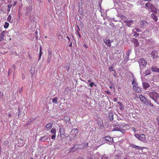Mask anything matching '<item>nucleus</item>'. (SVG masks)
Returning <instances> with one entry per match:
<instances>
[{"mask_svg":"<svg viewBox=\"0 0 159 159\" xmlns=\"http://www.w3.org/2000/svg\"><path fill=\"white\" fill-rule=\"evenodd\" d=\"M105 140L108 142L111 143L113 141V139L109 136H106L105 137Z\"/></svg>","mask_w":159,"mask_h":159,"instance_id":"14","label":"nucleus"},{"mask_svg":"<svg viewBox=\"0 0 159 159\" xmlns=\"http://www.w3.org/2000/svg\"><path fill=\"white\" fill-rule=\"evenodd\" d=\"M17 3V2L16 1H15L14 2V3L13 5V6L14 7L16 5V4Z\"/></svg>","mask_w":159,"mask_h":159,"instance_id":"50","label":"nucleus"},{"mask_svg":"<svg viewBox=\"0 0 159 159\" xmlns=\"http://www.w3.org/2000/svg\"><path fill=\"white\" fill-rule=\"evenodd\" d=\"M94 85H95V83L94 82H91L89 84V86L91 87H92Z\"/></svg>","mask_w":159,"mask_h":159,"instance_id":"36","label":"nucleus"},{"mask_svg":"<svg viewBox=\"0 0 159 159\" xmlns=\"http://www.w3.org/2000/svg\"><path fill=\"white\" fill-rule=\"evenodd\" d=\"M91 79H90L89 80H88L87 81H88V82H89V83H90V82H91Z\"/></svg>","mask_w":159,"mask_h":159,"instance_id":"60","label":"nucleus"},{"mask_svg":"<svg viewBox=\"0 0 159 159\" xmlns=\"http://www.w3.org/2000/svg\"><path fill=\"white\" fill-rule=\"evenodd\" d=\"M145 148L144 147H141L140 149H143Z\"/></svg>","mask_w":159,"mask_h":159,"instance_id":"61","label":"nucleus"},{"mask_svg":"<svg viewBox=\"0 0 159 159\" xmlns=\"http://www.w3.org/2000/svg\"><path fill=\"white\" fill-rule=\"evenodd\" d=\"M59 132H61V130H62V128H61V126H59Z\"/></svg>","mask_w":159,"mask_h":159,"instance_id":"51","label":"nucleus"},{"mask_svg":"<svg viewBox=\"0 0 159 159\" xmlns=\"http://www.w3.org/2000/svg\"><path fill=\"white\" fill-rule=\"evenodd\" d=\"M133 80L132 82V84H133V88L136 87V86H138V84L137 81L136 79L134 78L133 77Z\"/></svg>","mask_w":159,"mask_h":159,"instance_id":"12","label":"nucleus"},{"mask_svg":"<svg viewBox=\"0 0 159 159\" xmlns=\"http://www.w3.org/2000/svg\"><path fill=\"white\" fill-rule=\"evenodd\" d=\"M12 5V4H10L8 5V9L7 10L8 12H9L10 11L11 8V7Z\"/></svg>","mask_w":159,"mask_h":159,"instance_id":"32","label":"nucleus"},{"mask_svg":"<svg viewBox=\"0 0 159 159\" xmlns=\"http://www.w3.org/2000/svg\"><path fill=\"white\" fill-rule=\"evenodd\" d=\"M150 10H151L152 12L154 13V14H155L157 12V9L155 7L154 5L153 6V7H152L151 8Z\"/></svg>","mask_w":159,"mask_h":159,"instance_id":"20","label":"nucleus"},{"mask_svg":"<svg viewBox=\"0 0 159 159\" xmlns=\"http://www.w3.org/2000/svg\"><path fill=\"white\" fill-rule=\"evenodd\" d=\"M117 103L118 104H119L120 105V107H122V104L120 103V102H117Z\"/></svg>","mask_w":159,"mask_h":159,"instance_id":"47","label":"nucleus"},{"mask_svg":"<svg viewBox=\"0 0 159 159\" xmlns=\"http://www.w3.org/2000/svg\"><path fill=\"white\" fill-rule=\"evenodd\" d=\"M25 78V76H23L22 77V79L24 80Z\"/></svg>","mask_w":159,"mask_h":159,"instance_id":"64","label":"nucleus"},{"mask_svg":"<svg viewBox=\"0 0 159 159\" xmlns=\"http://www.w3.org/2000/svg\"><path fill=\"white\" fill-rule=\"evenodd\" d=\"M113 126L114 128L112 131H120L122 133H125V130L122 129L124 127L123 125L117 123L116 124L113 125Z\"/></svg>","mask_w":159,"mask_h":159,"instance_id":"2","label":"nucleus"},{"mask_svg":"<svg viewBox=\"0 0 159 159\" xmlns=\"http://www.w3.org/2000/svg\"><path fill=\"white\" fill-rule=\"evenodd\" d=\"M149 96L153 100L158 97V95L155 91L153 90L149 93Z\"/></svg>","mask_w":159,"mask_h":159,"instance_id":"4","label":"nucleus"},{"mask_svg":"<svg viewBox=\"0 0 159 159\" xmlns=\"http://www.w3.org/2000/svg\"><path fill=\"white\" fill-rule=\"evenodd\" d=\"M143 86L145 89H146L150 86V85L147 83L145 82L143 83Z\"/></svg>","mask_w":159,"mask_h":159,"instance_id":"23","label":"nucleus"},{"mask_svg":"<svg viewBox=\"0 0 159 159\" xmlns=\"http://www.w3.org/2000/svg\"><path fill=\"white\" fill-rule=\"evenodd\" d=\"M135 30L136 31L138 32H140L141 31L140 29L139 28H135Z\"/></svg>","mask_w":159,"mask_h":159,"instance_id":"42","label":"nucleus"},{"mask_svg":"<svg viewBox=\"0 0 159 159\" xmlns=\"http://www.w3.org/2000/svg\"><path fill=\"white\" fill-rule=\"evenodd\" d=\"M8 116L9 117H11V114L9 113Z\"/></svg>","mask_w":159,"mask_h":159,"instance_id":"58","label":"nucleus"},{"mask_svg":"<svg viewBox=\"0 0 159 159\" xmlns=\"http://www.w3.org/2000/svg\"><path fill=\"white\" fill-rule=\"evenodd\" d=\"M52 56H48L47 59V62L48 63H49L51 59Z\"/></svg>","mask_w":159,"mask_h":159,"instance_id":"33","label":"nucleus"},{"mask_svg":"<svg viewBox=\"0 0 159 159\" xmlns=\"http://www.w3.org/2000/svg\"><path fill=\"white\" fill-rule=\"evenodd\" d=\"M57 98L56 97H55L52 100V102L53 103H57Z\"/></svg>","mask_w":159,"mask_h":159,"instance_id":"29","label":"nucleus"},{"mask_svg":"<svg viewBox=\"0 0 159 159\" xmlns=\"http://www.w3.org/2000/svg\"><path fill=\"white\" fill-rule=\"evenodd\" d=\"M80 147V145L79 144L76 143L75 145L71 148L69 150L70 152H73L76 150Z\"/></svg>","mask_w":159,"mask_h":159,"instance_id":"6","label":"nucleus"},{"mask_svg":"<svg viewBox=\"0 0 159 159\" xmlns=\"http://www.w3.org/2000/svg\"><path fill=\"white\" fill-rule=\"evenodd\" d=\"M133 130L134 132H135V131H136V129H135V128H133Z\"/></svg>","mask_w":159,"mask_h":159,"instance_id":"62","label":"nucleus"},{"mask_svg":"<svg viewBox=\"0 0 159 159\" xmlns=\"http://www.w3.org/2000/svg\"><path fill=\"white\" fill-rule=\"evenodd\" d=\"M64 68L66 69L67 71H69L70 69V67L69 66H66L64 67Z\"/></svg>","mask_w":159,"mask_h":159,"instance_id":"43","label":"nucleus"},{"mask_svg":"<svg viewBox=\"0 0 159 159\" xmlns=\"http://www.w3.org/2000/svg\"><path fill=\"white\" fill-rule=\"evenodd\" d=\"M88 143H85V144H84V146H86V147H88Z\"/></svg>","mask_w":159,"mask_h":159,"instance_id":"56","label":"nucleus"},{"mask_svg":"<svg viewBox=\"0 0 159 159\" xmlns=\"http://www.w3.org/2000/svg\"><path fill=\"white\" fill-rule=\"evenodd\" d=\"M133 89L137 93H140L141 91V89L138 86V85L136 86V87H133Z\"/></svg>","mask_w":159,"mask_h":159,"instance_id":"16","label":"nucleus"},{"mask_svg":"<svg viewBox=\"0 0 159 159\" xmlns=\"http://www.w3.org/2000/svg\"><path fill=\"white\" fill-rule=\"evenodd\" d=\"M42 53H43V52H42V51H41V52L39 51V60L41 59V57L42 54Z\"/></svg>","mask_w":159,"mask_h":159,"instance_id":"35","label":"nucleus"},{"mask_svg":"<svg viewBox=\"0 0 159 159\" xmlns=\"http://www.w3.org/2000/svg\"><path fill=\"white\" fill-rule=\"evenodd\" d=\"M153 5L151 4L150 2H148L145 4V7L147 9H151V8L153 7Z\"/></svg>","mask_w":159,"mask_h":159,"instance_id":"15","label":"nucleus"},{"mask_svg":"<svg viewBox=\"0 0 159 159\" xmlns=\"http://www.w3.org/2000/svg\"><path fill=\"white\" fill-rule=\"evenodd\" d=\"M141 27L144 28L148 25L147 22L144 20H142L140 22Z\"/></svg>","mask_w":159,"mask_h":159,"instance_id":"10","label":"nucleus"},{"mask_svg":"<svg viewBox=\"0 0 159 159\" xmlns=\"http://www.w3.org/2000/svg\"><path fill=\"white\" fill-rule=\"evenodd\" d=\"M77 33H78V35L79 37L80 38L81 37V36L78 30L77 31Z\"/></svg>","mask_w":159,"mask_h":159,"instance_id":"45","label":"nucleus"},{"mask_svg":"<svg viewBox=\"0 0 159 159\" xmlns=\"http://www.w3.org/2000/svg\"><path fill=\"white\" fill-rule=\"evenodd\" d=\"M84 159L83 157H79V158L78 159Z\"/></svg>","mask_w":159,"mask_h":159,"instance_id":"57","label":"nucleus"},{"mask_svg":"<svg viewBox=\"0 0 159 159\" xmlns=\"http://www.w3.org/2000/svg\"><path fill=\"white\" fill-rule=\"evenodd\" d=\"M105 93L108 95H110L111 94V92L108 91H105Z\"/></svg>","mask_w":159,"mask_h":159,"instance_id":"44","label":"nucleus"},{"mask_svg":"<svg viewBox=\"0 0 159 159\" xmlns=\"http://www.w3.org/2000/svg\"><path fill=\"white\" fill-rule=\"evenodd\" d=\"M133 41L134 43L135 47H137L139 46V42L137 39H134Z\"/></svg>","mask_w":159,"mask_h":159,"instance_id":"17","label":"nucleus"},{"mask_svg":"<svg viewBox=\"0 0 159 159\" xmlns=\"http://www.w3.org/2000/svg\"><path fill=\"white\" fill-rule=\"evenodd\" d=\"M22 91V89H21V90H20L19 91V92H21Z\"/></svg>","mask_w":159,"mask_h":159,"instance_id":"63","label":"nucleus"},{"mask_svg":"<svg viewBox=\"0 0 159 159\" xmlns=\"http://www.w3.org/2000/svg\"><path fill=\"white\" fill-rule=\"evenodd\" d=\"M52 124L50 123L47 124L46 126V128L47 129H51L52 128Z\"/></svg>","mask_w":159,"mask_h":159,"instance_id":"24","label":"nucleus"},{"mask_svg":"<svg viewBox=\"0 0 159 159\" xmlns=\"http://www.w3.org/2000/svg\"><path fill=\"white\" fill-rule=\"evenodd\" d=\"M48 139V138L46 136H43L40 138L39 141H44Z\"/></svg>","mask_w":159,"mask_h":159,"instance_id":"21","label":"nucleus"},{"mask_svg":"<svg viewBox=\"0 0 159 159\" xmlns=\"http://www.w3.org/2000/svg\"><path fill=\"white\" fill-rule=\"evenodd\" d=\"M5 32V31H3L0 34V42L4 40V37H5L4 35Z\"/></svg>","mask_w":159,"mask_h":159,"instance_id":"13","label":"nucleus"},{"mask_svg":"<svg viewBox=\"0 0 159 159\" xmlns=\"http://www.w3.org/2000/svg\"><path fill=\"white\" fill-rule=\"evenodd\" d=\"M67 38L69 40V42H70V38L68 36H67Z\"/></svg>","mask_w":159,"mask_h":159,"instance_id":"53","label":"nucleus"},{"mask_svg":"<svg viewBox=\"0 0 159 159\" xmlns=\"http://www.w3.org/2000/svg\"><path fill=\"white\" fill-rule=\"evenodd\" d=\"M139 98L140 100L145 104H148V100L143 95H139Z\"/></svg>","mask_w":159,"mask_h":159,"instance_id":"7","label":"nucleus"},{"mask_svg":"<svg viewBox=\"0 0 159 159\" xmlns=\"http://www.w3.org/2000/svg\"><path fill=\"white\" fill-rule=\"evenodd\" d=\"M151 55L153 58H157L158 57L157 52L155 50L152 51L151 53Z\"/></svg>","mask_w":159,"mask_h":159,"instance_id":"9","label":"nucleus"},{"mask_svg":"<svg viewBox=\"0 0 159 159\" xmlns=\"http://www.w3.org/2000/svg\"><path fill=\"white\" fill-rule=\"evenodd\" d=\"M60 139L61 140H62V139H64L66 138V134H60Z\"/></svg>","mask_w":159,"mask_h":159,"instance_id":"27","label":"nucleus"},{"mask_svg":"<svg viewBox=\"0 0 159 159\" xmlns=\"http://www.w3.org/2000/svg\"><path fill=\"white\" fill-rule=\"evenodd\" d=\"M83 46L85 48H87L88 47L87 45L86 44H84Z\"/></svg>","mask_w":159,"mask_h":159,"instance_id":"49","label":"nucleus"},{"mask_svg":"<svg viewBox=\"0 0 159 159\" xmlns=\"http://www.w3.org/2000/svg\"><path fill=\"white\" fill-rule=\"evenodd\" d=\"M11 18H12L11 16L10 15H9L7 17V21L9 22H10V23L12 22V21H11Z\"/></svg>","mask_w":159,"mask_h":159,"instance_id":"28","label":"nucleus"},{"mask_svg":"<svg viewBox=\"0 0 159 159\" xmlns=\"http://www.w3.org/2000/svg\"><path fill=\"white\" fill-rule=\"evenodd\" d=\"M138 62L140 65L143 66H146L147 63L146 60L143 58H140Z\"/></svg>","mask_w":159,"mask_h":159,"instance_id":"5","label":"nucleus"},{"mask_svg":"<svg viewBox=\"0 0 159 159\" xmlns=\"http://www.w3.org/2000/svg\"><path fill=\"white\" fill-rule=\"evenodd\" d=\"M151 0H142V1H141V4H142V2L143 1H150Z\"/></svg>","mask_w":159,"mask_h":159,"instance_id":"48","label":"nucleus"},{"mask_svg":"<svg viewBox=\"0 0 159 159\" xmlns=\"http://www.w3.org/2000/svg\"><path fill=\"white\" fill-rule=\"evenodd\" d=\"M113 101L115 102H116L117 101V98H114L113 100Z\"/></svg>","mask_w":159,"mask_h":159,"instance_id":"46","label":"nucleus"},{"mask_svg":"<svg viewBox=\"0 0 159 159\" xmlns=\"http://www.w3.org/2000/svg\"><path fill=\"white\" fill-rule=\"evenodd\" d=\"M48 56H52L51 51H48Z\"/></svg>","mask_w":159,"mask_h":159,"instance_id":"40","label":"nucleus"},{"mask_svg":"<svg viewBox=\"0 0 159 159\" xmlns=\"http://www.w3.org/2000/svg\"><path fill=\"white\" fill-rule=\"evenodd\" d=\"M66 117H67L66 121L68 120V121H69L70 120V118L68 116H67Z\"/></svg>","mask_w":159,"mask_h":159,"instance_id":"52","label":"nucleus"},{"mask_svg":"<svg viewBox=\"0 0 159 159\" xmlns=\"http://www.w3.org/2000/svg\"><path fill=\"white\" fill-rule=\"evenodd\" d=\"M42 48L41 46H40V47H39V51L40 52H41V51H42Z\"/></svg>","mask_w":159,"mask_h":159,"instance_id":"54","label":"nucleus"},{"mask_svg":"<svg viewBox=\"0 0 159 159\" xmlns=\"http://www.w3.org/2000/svg\"><path fill=\"white\" fill-rule=\"evenodd\" d=\"M151 17L155 20V21H157L158 20V17L155 14H152L151 15Z\"/></svg>","mask_w":159,"mask_h":159,"instance_id":"18","label":"nucleus"},{"mask_svg":"<svg viewBox=\"0 0 159 159\" xmlns=\"http://www.w3.org/2000/svg\"><path fill=\"white\" fill-rule=\"evenodd\" d=\"M9 24L7 22H6L4 25V28L5 29H7L9 26Z\"/></svg>","mask_w":159,"mask_h":159,"instance_id":"30","label":"nucleus"},{"mask_svg":"<svg viewBox=\"0 0 159 159\" xmlns=\"http://www.w3.org/2000/svg\"><path fill=\"white\" fill-rule=\"evenodd\" d=\"M56 130L55 128H52L51 131V132L53 134L51 137L52 139H55L56 138Z\"/></svg>","mask_w":159,"mask_h":159,"instance_id":"8","label":"nucleus"},{"mask_svg":"<svg viewBox=\"0 0 159 159\" xmlns=\"http://www.w3.org/2000/svg\"><path fill=\"white\" fill-rule=\"evenodd\" d=\"M117 75V73H116V72L115 71V72L114 73V75L115 76H116Z\"/></svg>","mask_w":159,"mask_h":159,"instance_id":"59","label":"nucleus"},{"mask_svg":"<svg viewBox=\"0 0 159 159\" xmlns=\"http://www.w3.org/2000/svg\"><path fill=\"white\" fill-rule=\"evenodd\" d=\"M109 71H111V70H110V69L112 71H114L115 70L113 69V67L112 66H111L110 67H109Z\"/></svg>","mask_w":159,"mask_h":159,"instance_id":"37","label":"nucleus"},{"mask_svg":"<svg viewBox=\"0 0 159 159\" xmlns=\"http://www.w3.org/2000/svg\"><path fill=\"white\" fill-rule=\"evenodd\" d=\"M152 70L153 72H159V68L156 66H152Z\"/></svg>","mask_w":159,"mask_h":159,"instance_id":"19","label":"nucleus"},{"mask_svg":"<svg viewBox=\"0 0 159 159\" xmlns=\"http://www.w3.org/2000/svg\"><path fill=\"white\" fill-rule=\"evenodd\" d=\"M72 43L71 42H70V43L69 44V46L70 47H72Z\"/></svg>","mask_w":159,"mask_h":159,"instance_id":"55","label":"nucleus"},{"mask_svg":"<svg viewBox=\"0 0 159 159\" xmlns=\"http://www.w3.org/2000/svg\"><path fill=\"white\" fill-rule=\"evenodd\" d=\"M79 133V130L77 128H73L71 130L69 136L70 141L75 139Z\"/></svg>","mask_w":159,"mask_h":159,"instance_id":"1","label":"nucleus"},{"mask_svg":"<svg viewBox=\"0 0 159 159\" xmlns=\"http://www.w3.org/2000/svg\"><path fill=\"white\" fill-rule=\"evenodd\" d=\"M98 124H99V127H101L103 126V124L102 121L101 120H99L98 121Z\"/></svg>","mask_w":159,"mask_h":159,"instance_id":"26","label":"nucleus"},{"mask_svg":"<svg viewBox=\"0 0 159 159\" xmlns=\"http://www.w3.org/2000/svg\"><path fill=\"white\" fill-rule=\"evenodd\" d=\"M151 73V71L150 70L147 69L145 71V75H147L150 74Z\"/></svg>","mask_w":159,"mask_h":159,"instance_id":"31","label":"nucleus"},{"mask_svg":"<svg viewBox=\"0 0 159 159\" xmlns=\"http://www.w3.org/2000/svg\"><path fill=\"white\" fill-rule=\"evenodd\" d=\"M148 104H146V105L148 106V105H150V106L151 107H153V104L150 101H148Z\"/></svg>","mask_w":159,"mask_h":159,"instance_id":"34","label":"nucleus"},{"mask_svg":"<svg viewBox=\"0 0 159 159\" xmlns=\"http://www.w3.org/2000/svg\"><path fill=\"white\" fill-rule=\"evenodd\" d=\"M109 119L111 121H112L113 119V115L112 113L109 114Z\"/></svg>","mask_w":159,"mask_h":159,"instance_id":"25","label":"nucleus"},{"mask_svg":"<svg viewBox=\"0 0 159 159\" xmlns=\"http://www.w3.org/2000/svg\"><path fill=\"white\" fill-rule=\"evenodd\" d=\"M131 146L132 148H135V149H140V148H141L139 146H137V145L134 144H131Z\"/></svg>","mask_w":159,"mask_h":159,"instance_id":"22","label":"nucleus"},{"mask_svg":"<svg viewBox=\"0 0 159 159\" xmlns=\"http://www.w3.org/2000/svg\"><path fill=\"white\" fill-rule=\"evenodd\" d=\"M9 141H5L4 143H3V144L4 145H7V144H8L9 143Z\"/></svg>","mask_w":159,"mask_h":159,"instance_id":"41","label":"nucleus"},{"mask_svg":"<svg viewBox=\"0 0 159 159\" xmlns=\"http://www.w3.org/2000/svg\"><path fill=\"white\" fill-rule=\"evenodd\" d=\"M134 35L135 36H138L139 35V34H138L135 31H134Z\"/></svg>","mask_w":159,"mask_h":159,"instance_id":"39","label":"nucleus"},{"mask_svg":"<svg viewBox=\"0 0 159 159\" xmlns=\"http://www.w3.org/2000/svg\"><path fill=\"white\" fill-rule=\"evenodd\" d=\"M105 44L108 46H111V43L113 42L109 39H105L104 40Z\"/></svg>","mask_w":159,"mask_h":159,"instance_id":"11","label":"nucleus"},{"mask_svg":"<svg viewBox=\"0 0 159 159\" xmlns=\"http://www.w3.org/2000/svg\"><path fill=\"white\" fill-rule=\"evenodd\" d=\"M60 134H66L65 130L63 129L62 131H61V132H60Z\"/></svg>","mask_w":159,"mask_h":159,"instance_id":"38","label":"nucleus"},{"mask_svg":"<svg viewBox=\"0 0 159 159\" xmlns=\"http://www.w3.org/2000/svg\"><path fill=\"white\" fill-rule=\"evenodd\" d=\"M135 137L138 139L143 142L144 143H147V140L146 136L143 134H136L134 135Z\"/></svg>","mask_w":159,"mask_h":159,"instance_id":"3","label":"nucleus"}]
</instances>
